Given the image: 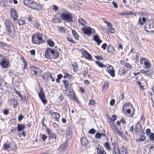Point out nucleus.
Here are the masks:
<instances>
[{
    "label": "nucleus",
    "instance_id": "f257e3e1",
    "mask_svg": "<svg viewBox=\"0 0 154 154\" xmlns=\"http://www.w3.org/2000/svg\"><path fill=\"white\" fill-rule=\"evenodd\" d=\"M5 26L9 35L12 38L15 36V30L12 23L9 20H6Z\"/></svg>",
    "mask_w": 154,
    "mask_h": 154
},
{
    "label": "nucleus",
    "instance_id": "f03ea898",
    "mask_svg": "<svg viewBox=\"0 0 154 154\" xmlns=\"http://www.w3.org/2000/svg\"><path fill=\"white\" fill-rule=\"evenodd\" d=\"M61 17L65 22L70 23L73 22L72 14L69 12H65L62 13Z\"/></svg>",
    "mask_w": 154,
    "mask_h": 154
},
{
    "label": "nucleus",
    "instance_id": "7ed1b4c3",
    "mask_svg": "<svg viewBox=\"0 0 154 154\" xmlns=\"http://www.w3.org/2000/svg\"><path fill=\"white\" fill-rule=\"evenodd\" d=\"M32 41L35 44H40L44 42L42 38V35L39 33H36L33 35L32 37Z\"/></svg>",
    "mask_w": 154,
    "mask_h": 154
},
{
    "label": "nucleus",
    "instance_id": "20e7f679",
    "mask_svg": "<svg viewBox=\"0 0 154 154\" xmlns=\"http://www.w3.org/2000/svg\"><path fill=\"white\" fill-rule=\"evenodd\" d=\"M82 30L83 32L85 35L91 36L92 34L95 33L94 29L89 27H85L82 28Z\"/></svg>",
    "mask_w": 154,
    "mask_h": 154
},
{
    "label": "nucleus",
    "instance_id": "39448f33",
    "mask_svg": "<svg viewBox=\"0 0 154 154\" xmlns=\"http://www.w3.org/2000/svg\"><path fill=\"white\" fill-rule=\"evenodd\" d=\"M142 15H144L145 17H143L141 18L140 17L137 23V25L139 26L140 25L141 26L142 25H143L146 21V19L148 18V14L145 12H142Z\"/></svg>",
    "mask_w": 154,
    "mask_h": 154
},
{
    "label": "nucleus",
    "instance_id": "423d86ee",
    "mask_svg": "<svg viewBox=\"0 0 154 154\" xmlns=\"http://www.w3.org/2000/svg\"><path fill=\"white\" fill-rule=\"evenodd\" d=\"M63 82L65 85V87L66 89L65 91L66 92V93L67 94V92H68L70 94H71V95L73 94V90L71 89H68V88H70V87H71L72 85L71 84L69 86L70 84L69 83L68 81L66 80H63Z\"/></svg>",
    "mask_w": 154,
    "mask_h": 154
},
{
    "label": "nucleus",
    "instance_id": "0eeeda50",
    "mask_svg": "<svg viewBox=\"0 0 154 154\" xmlns=\"http://www.w3.org/2000/svg\"><path fill=\"white\" fill-rule=\"evenodd\" d=\"M29 7L38 11L41 10L42 9V7L40 4H37L33 1H32V2L31 3Z\"/></svg>",
    "mask_w": 154,
    "mask_h": 154
},
{
    "label": "nucleus",
    "instance_id": "6e6552de",
    "mask_svg": "<svg viewBox=\"0 0 154 154\" xmlns=\"http://www.w3.org/2000/svg\"><path fill=\"white\" fill-rule=\"evenodd\" d=\"M38 96L42 103L45 105L47 103V100L46 99L45 93L44 92L42 88H40V91Z\"/></svg>",
    "mask_w": 154,
    "mask_h": 154
},
{
    "label": "nucleus",
    "instance_id": "1a4fd4ad",
    "mask_svg": "<svg viewBox=\"0 0 154 154\" xmlns=\"http://www.w3.org/2000/svg\"><path fill=\"white\" fill-rule=\"evenodd\" d=\"M30 69L31 71L33 72L35 75L39 76L41 75L42 71L39 68L35 66H31L30 67Z\"/></svg>",
    "mask_w": 154,
    "mask_h": 154
},
{
    "label": "nucleus",
    "instance_id": "9d476101",
    "mask_svg": "<svg viewBox=\"0 0 154 154\" xmlns=\"http://www.w3.org/2000/svg\"><path fill=\"white\" fill-rule=\"evenodd\" d=\"M102 20L105 23L107 24L108 31L111 33H114L115 32V30L114 28L112 27L113 26L112 24L107 21L104 18H103Z\"/></svg>",
    "mask_w": 154,
    "mask_h": 154
},
{
    "label": "nucleus",
    "instance_id": "9b49d317",
    "mask_svg": "<svg viewBox=\"0 0 154 154\" xmlns=\"http://www.w3.org/2000/svg\"><path fill=\"white\" fill-rule=\"evenodd\" d=\"M11 17L14 20H17L18 15L16 12V10L14 8H11L10 10Z\"/></svg>",
    "mask_w": 154,
    "mask_h": 154
},
{
    "label": "nucleus",
    "instance_id": "f8f14e48",
    "mask_svg": "<svg viewBox=\"0 0 154 154\" xmlns=\"http://www.w3.org/2000/svg\"><path fill=\"white\" fill-rule=\"evenodd\" d=\"M51 53L52 55L53 59H56L59 57V53L56 51H55L54 50L51 49Z\"/></svg>",
    "mask_w": 154,
    "mask_h": 154
},
{
    "label": "nucleus",
    "instance_id": "ddd939ff",
    "mask_svg": "<svg viewBox=\"0 0 154 154\" xmlns=\"http://www.w3.org/2000/svg\"><path fill=\"white\" fill-rule=\"evenodd\" d=\"M84 56L85 58L88 60H91L92 59L91 55L85 50L83 52Z\"/></svg>",
    "mask_w": 154,
    "mask_h": 154
},
{
    "label": "nucleus",
    "instance_id": "4468645a",
    "mask_svg": "<svg viewBox=\"0 0 154 154\" xmlns=\"http://www.w3.org/2000/svg\"><path fill=\"white\" fill-rule=\"evenodd\" d=\"M9 63L8 61L3 60L1 63V65L3 68H6L8 66Z\"/></svg>",
    "mask_w": 154,
    "mask_h": 154
},
{
    "label": "nucleus",
    "instance_id": "2eb2a0df",
    "mask_svg": "<svg viewBox=\"0 0 154 154\" xmlns=\"http://www.w3.org/2000/svg\"><path fill=\"white\" fill-rule=\"evenodd\" d=\"M68 146V143L66 141L59 147V149L61 152H62L67 148Z\"/></svg>",
    "mask_w": 154,
    "mask_h": 154
},
{
    "label": "nucleus",
    "instance_id": "dca6fc26",
    "mask_svg": "<svg viewBox=\"0 0 154 154\" xmlns=\"http://www.w3.org/2000/svg\"><path fill=\"white\" fill-rule=\"evenodd\" d=\"M142 129V126L139 122H137L136 125L135 130L136 133L139 132Z\"/></svg>",
    "mask_w": 154,
    "mask_h": 154
},
{
    "label": "nucleus",
    "instance_id": "f3484780",
    "mask_svg": "<svg viewBox=\"0 0 154 154\" xmlns=\"http://www.w3.org/2000/svg\"><path fill=\"white\" fill-rule=\"evenodd\" d=\"M51 116L56 121L58 122L59 121L60 115L58 113L54 112L51 113Z\"/></svg>",
    "mask_w": 154,
    "mask_h": 154
},
{
    "label": "nucleus",
    "instance_id": "a211bd4d",
    "mask_svg": "<svg viewBox=\"0 0 154 154\" xmlns=\"http://www.w3.org/2000/svg\"><path fill=\"white\" fill-rule=\"evenodd\" d=\"M93 40L96 42L98 45L102 42V41L100 39L99 37L97 35H94V36Z\"/></svg>",
    "mask_w": 154,
    "mask_h": 154
},
{
    "label": "nucleus",
    "instance_id": "6ab92c4d",
    "mask_svg": "<svg viewBox=\"0 0 154 154\" xmlns=\"http://www.w3.org/2000/svg\"><path fill=\"white\" fill-rule=\"evenodd\" d=\"M51 48H48L47 49L45 52V57L48 59H51V56L50 55V53H51Z\"/></svg>",
    "mask_w": 154,
    "mask_h": 154
},
{
    "label": "nucleus",
    "instance_id": "aec40b11",
    "mask_svg": "<svg viewBox=\"0 0 154 154\" xmlns=\"http://www.w3.org/2000/svg\"><path fill=\"white\" fill-rule=\"evenodd\" d=\"M107 68H111V71H109V73L110 75L112 77L115 76V71L113 67L111 65H109V67H107Z\"/></svg>",
    "mask_w": 154,
    "mask_h": 154
},
{
    "label": "nucleus",
    "instance_id": "412c9836",
    "mask_svg": "<svg viewBox=\"0 0 154 154\" xmlns=\"http://www.w3.org/2000/svg\"><path fill=\"white\" fill-rule=\"evenodd\" d=\"M81 143L83 146H85L87 145L88 142L86 138L84 137L82 138L81 139Z\"/></svg>",
    "mask_w": 154,
    "mask_h": 154
},
{
    "label": "nucleus",
    "instance_id": "4be33fe9",
    "mask_svg": "<svg viewBox=\"0 0 154 154\" xmlns=\"http://www.w3.org/2000/svg\"><path fill=\"white\" fill-rule=\"evenodd\" d=\"M143 68L146 69H148L151 67V64L149 61L147 60L145 61L144 63Z\"/></svg>",
    "mask_w": 154,
    "mask_h": 154
},
{
    "label": "nucleus",
    "instance_id": "5701e85b",
    "mask_svg": "<svg viewBox=\"0 0 154 154\" xmlns=\"http://www.w3.org/2000/svg\"><path fill=\"white\" fill-rule=\"evenodd\" d=\"M144 28L146 31L147 32H149L152 31V30L151 31L148 30L150 29H152L151 23L146 24L144 27Z\"/></svg>",
    "mask_w": 154,
    "mask_h": 154
},
{
    "label": "nucleus",
    "instance_id": "b1692460",
    "mask_svg": "<svg viewBox=\"0 0 154 154\" xmlns=\"http://www.w3.org/2000/svg\"><path fill=\"white\" fill-rule=\"evenodd\" d=\"M114 48L111 45H109L107 48L108 52L111 54H112L114 53Z\"/></svg>",
    "mask_w": 154,
    "mask_h": 154
},
{
    "label": "nucleus",
    "instance_id": "393cba45",
    "mask_svg": "<svg viewBox=\"0 0 154 154\" xmlns=\"http://www.w3.org/2000/svg\"><path fill=\"white\" fill-rule=\"evenodd\" d=\"M67 95L69 96L70 99H72L73 100L77 102L78 101L77 99L75 96L74 93L73 94L71 95V94H70L68 92H67Z\"/></svg>",
    "mask_w": 154,
    "mask_h": 154
},
{
    "label": "nucleus",
    "instance_id": "a878e982",
    "mask_svg": "<svg viewBox=\"0 0 154 154\" xmlns=\"http://www.w3.org/2000/svg\"><path fill=\"white\" fill-rule=\"evenodd\" d=\"M25 128V127L24 125L21 124H18L17 125V129L18 131H21Z\"/></svg>",
    "mask_w": 154,
    "mask_h": 154
},
{
    "label": "nucleus",
    "instance_id": "bb28decb",
    "mask_svg": "<svg viewBox=\"0 0 154 154\" xmlns=\"http://www.w3.org/2000/svg\"><path fill=\"white\" fill-rule=\"evenodd\" d=\"M146 148L149 151L148 154H151L152 149L154 148L153 146L151 144H148L146 146Z\"/></svg>",
    "mask_w": 154,
    "mask_h": 154
},
{
    "label": "nucleus",
    "instance_id": "cd10ccee",
    "mask_svg": "<svg viewBox=\"0 0 154 154\" xmlns=\"http://www.w3.org/2000/svg\"><path fill=\"white\" fill-rule=\"evenodd\" d=\"M128 70L126 69H124L120 70L119 72V73L120 75H123L127 73Z\"/></svg>",
    "mask_w": 154,
    "mask_h": 154
},
{
    "label": "nucleus",
    "instance_id": "c85d7f7f",
    "mask_svg": "<svg viewBox=\"0 0 154 154\" xmlns=\"http://www.w3.org/2000/svg\"><path fill=\"white\" fill-rule=\"evenodd\" d=\"M146 139V136L144 135L141 136L140 138L136 140V141L139 142L144 141H145Z\"/></svg>",
    "mask_w": 154,
    "mask_h": 154
},
{
    "label": "nucleus",
    "instance_id": "c756f323",
    "mask_svg": "<svg viewBox=\"0 0 154 154\" xmlns=\"http://www.w3.org/2000/svg\"><path fill=\"white\" fill-rule=\"evenodd\" d=\"M14 91H15V93H16V94H17L19 96L21 100H26V97H24V98L23 97L22 95L17 91L15 89H14Z\"/></svg>",
    "mask_w": 154,
    "mask_h": 154
},
{
    "label": "nucleus",
    "instance_id": "7c9ffc66",
    "mask_svg": "<svg viewBox=\"0 0 154 154\" xmlns=\"http://www.w3.org/2000/svg\"><path fill=\"white\" fill-rule=\"evenodd\" d=\"M32 1L31 0H24L23 3L25 5L29 7L30 4L32 2Z\"/></svg>",
    "mask_w": 154,
    "mask_h": 154
},
{
    "label": "nucleus",
    "instance_id": "2f4dec72",
    "mask_svg": "<svg viewBox=\"0 0 154 154\" xmlns=\"http://www.w3.org/2000/svg\"><path fill=\"white\" fill-rule=\"evenodd\" d=\"M110 126L114 133H116L118 130L116 125L113 124L110 125Z\"/></svg>",
    "mask_w": 154,
    "mask_h": 154
},
{
    "label": "nucleus",
    "instance_id": "473e14b6",
    "mask_svg": "<svg viewBox=\"0 0 154 154\" xmlns=\"http://www.w3.org/2000/svg\"><path fill=\"white\" fill-rule=\"evenodd\" d=\"M104 146L107 150L109 151L111 150V149L110 147V145L108 142H106L104 144Z\"/></svg>",
    "mask_w": 154,
    "mask_h": 154
},
{
    "label": "nucleus",
    "instance_id": "72a5a7b5",
    "mask_svg": "<svg viewBox=\"0 0 154 154\" xmlns=\"http://www.w3.org/2000/svg\"><path fill=\"white\" fill-rule=\"evenodd\" d=\"M95 63L100 67L103 68L106 67L105 65H104L102 63L98 61H96Z\"/></svg>",
    "mask_w": 154,
    "mask_h": 154
},
{
    "label": "nucleus",
    "instance_id": "f704fd0d",
    "mask_svg": "<svg viewBox=\"0 0 154 154\" xmlns=\"http://www.w3.org/2000/svg\"><path fill=\"white\" fill-rule=\"evenodd\" d=\"M48 79L50 78L51 79L52 81L54 82L55 81V79L52 76V74L50 73H47Z\"/></svg>",
    "mask_w": 154,
    "mask_h": 154
},
{
    "label": "nucleus",
    "instance_id": "c9c22d12",
    "mask_svg": "<svg viewBox=\"0 0 154 154\" xmlns=\"http://www.w3.org/2000/svg\"><path fill=\"white\" fill-rule=\"evenodd\" d=\"M72 33L73 35L75 37V38L76 39H78L79 36L78 34L76 33V32L74 30H72Z\"/></svg>",
    "mask_w": 154,
    "mask_h": 154
},
{
    "label": "nucleus",
    "instance_id": "e433bc0d",
    "mask_svg": "<svg viewBox=\"0 0 154 154\" xmlns=\"http://www.w3.org/2000/svg\"><path fill=\"white\" fill-rule=\"evenodd\" d=\"M21 58H22L23 60V66H24L23 69V70H24L26 67V66H27V63L25 59L23 57H21Z\"/></svg>",
    "mask_w": 154,
    "mask_h": 154
},
{
    "label": "nucleus",
    "instance_id": "4c0bfd02",
    "mask_svg": "<svg viewBox=\"0 0 154 154\" xmlns=\"http://www.w3.org/2000/svg\"><path fill=\"white\" fill-rule=\"evenodd\" d=\"M58 29L60 32L62 33L65 32V30L64 27L62 26H58Z\"/></svg>",
    "mask_w": 154,
    "mask_h": 154
},
{
    "label": "nucleus",
    "instance_id": "58836bf2",
    "mask_svg": "<svg viewBox=\"0 0 154 154\" xmlns=\"http://www.w3.org/2000/svg\"><path fill=\"white\" fill-rule=\"evenodd\" d=\"M149 72V70H146L144 69H142L140 71L141 73L144 74L146 76H148L149 75V74L147 73Z\"/></svg>",
    "mask_w": 154,
    "mask_h": 154
},
{
    "label": "nucleus",
    "instance_id": "ea45409f",
    "mask_svg": "<svg viewBox=\"0 0 154 154\" xmlns=\"http://www.w3.org/2000/svg\"><path fill=\"white\" fill-rule=\"evenodd\" d=\"M47 43L51 47H53L54 45V42L50 40H48Z\"/></svg>",
    "mask_w": 154,
    "mask_h": 154
},
{
    "label": "nucleus",
    "instance_id": "a19ab883",
    "mask_svg": "<svg viewBox=\"0 0 154 154\" xmlns=\"http://www.w3.org/2000/svg\"><path fill=\"white\" fill-rule=\"evenodd\" d=\"M130 105H131L132 108H133V112L132 113H131V114L130 115H129L128 116L129 117H132L134 116V113L135 112V109L134 108L133 106L131 104H130Z\"/></svg>",
    "mask_w": 154,
    "mask_h": 154
},
{
    "label": "nucleus",
    "instance_id": "79ce46f5",
    "mask_svg": "<svg viewBox=\"0 0 154 154\" xmlns=\"http://www.w3.org/2000/svg\"><path fill=\"white\" fill-rule=\"evenodd\" d=\"M52 20L53 22L55 23H58L61 22L59 18H57L53 19Z\"/></svg>",
    "mask_w": 154,
    "mask_h": 154
},
{
    "label": "nucleus",
    "instance_id": "37998d69",
    "mask_svg": "<svg viewBox=\"0 0 154 154\" xmlns=\"http://www.w3.org/2000/svg\"><path fill=\"white\" fill-rule=\"evenodd\" d=\"M79 22L83 26H85V24L83 22H84L85 23H87L83 19H79Z\"/></svg>",
    "mask_w": 154,
    "mask_h": 154
},
{
    "label": "nucleus",
    "instance_id": "c03bdc74",
    "mask_svg": "<svg viewBox=\"0 0 154 154\" xmlns=\"http://www.w3.org/2000/svg\"><path fill=\"white\" fill-rule=\"evenodd\" d=\"M113 154H120L119 150L118 148L116 149H113Z\"/></svg>",
    "mask_w": 154,
    "mask_h": 154
},
{
    "label": "nucleus",
    "instance_id": "a18cd8bd",
    "mask_svg": "<svg viewBox=\"0 0 154 154\" xmlns=\"http://www.w3.org/2000/svg\"><path fill=\"white\" fill-rule=\"evenodd\" d=\"M49 135V137L50 138H51L52 139L54 138L55 139H56V137L55 136V134L54 133H52L50 134Z\"/></svg>",
    "mask_w": 154,
    "mask_h": 154
},
{
    "label": "nucleus",
    "instance_id": "49530a36",
    "mask_svg": "<svg viewBox=\"0 0 154 154\" xmlns=\"http://www.w3.org/2000/svg\"><path fill=\"white\" fill-rule=\"evenodd\" d=\"M130 104V103H128L127 104H125L123 105V108H122V110L123 111L124 113L125 114V110L124 109V108H126L127 106H128Z\"/></svg>",
    "mask_w": 154,
    "mask_h": 154
},
{
    "label": "nucleus",
    "instance_id": "de8ad7c7",
    "mask_svg": "<svg viewBox=\"0 0 154 154\" xmlns=\"http://www.w3.org/2000/svg\"><path fill=\"white\" fill-rule=\"evenodd\" d=\"M18 22L20 25H23L25 23L24 20H19L18 21Z\"/></svg>",
    "mask_w": 154,
    "mask_h": 154
},
{
    "label": "nucleus",
    "instance_id": "09e8293b",
    "mask_svg": "<svg viewBox=\"0 0 154 154\" xmlns=\"http://www.w3.org/2000/svg\"><path fill=\"white\" fill-rule=\"evenodd\" d=\"M67 40L69 42L72 43H75V42L70 37H67Z\"/></svg>",
    "mask_w": 154,
    "mask_h": 154
},
{
    "label": "nucleus",
    "instance_id": "8fccbe9b",
    "mask_svg": "<svg viewBox=\"0 0 154 154\" xmlns=\"http://www.w3.org/2000/svg\"><path fill=\"white\" fill-rule=\"evenodd\" d=\"M116 133H117V134H118L120 136L122 137H123L124 136L123 134V133L120 131L119 130H118L116 132Z\"/></svg>",
    "mask_w": 154,
    "mask_h": 154
},
{
    "label": "nucleus",
    "instance_id": "3c124183",
    "mask_svg": "<svg viewBox=\"0 0 154 154\" xmlns=\"http://www.w3.org/2000/svg\"><path fill=\"white\" fill-rule=\"evenodd\" d=\"M120 154H128L127 150L124 149H122Z\"/></svg>",
    "mask_w": 154,
    "mask_h": 154
},
{
    "label": "nucleus",
    "instance_id": "603ef678",
    "mask_svg": "<svg viewBox=\"0 0 154 154\" xmlns=\"http://www.w3.org/2000/svg\"><path fill=\"white\" fill-rule=\"evenodd\" d=\"M117 118V116L116 115H114L112 116V118L111 119V120L112 121L114 122L115 121L116 119Z\"/></svg>",
    "mask_w": 154,
    "mask_h": 154
},
{
    "label": "nucleus",
    "instance_id": "864d4df0",
    "mask_svg": "<svg viewBox=\"0 0 154 154\" xmlns=\"http://www.w3.org/2000/svg\"><path fill=\"white\" fill-rule=\"evenodd\" d=\"M131 113V110L130 109H127L126 111H125V115L126 116H127L128 117V116L129 115H128L129 114Z\"/></svg>",
    "mask_w": 154,
    "mask_h": 154
},
{
    "label": "nucleus",
    "instance_id": "5fc2aeb1",
    "mask_svg": "<svg viewBox=\"0 0 154 154\" xmlns=\"http://www.w3.org/2000/svg\"><path fill=\"white\" fill-rule=\"evenodd\" d=\"M112 145L113 146V149H116V147H117V143L116 142H114L113 143H112Z\"/></svg>",
    "mask_w": 154,
    "mask_h": 154
},
{
    "label": "nucleus",
    "instance_id": "6e6d98bb",
    "mask_svg": "<svg viewBox=\"0 0 154 154\" xmlns=\"http://www.w3.org/2000/svg\"><path fill=\"white\" fill-rule=\"evenodd\" d=\"M149 138L152 140H154V134L152 133L149 135Z\"/></svg>",
    "mask_w": 154,
    "mask_h": 154
},
{
    "label": "nucleus",
    "instance_id": "4d7b16f0",
    "mask_svg": "<svg viewBox=\"0 0 154 154\" xmlns=\"http://www.w3.org/2000/svg\"><path fill=\"white\" fill-rule=\"evenodd\" d=\"M125 66L128 68L131 69L132 68V66L129 63H126L125 64Z\"/></svg>",
    "mask_w": 154,
    "mask_h": 154
},
{
    "label": "nucleus",
    "instance_id": "13d9d810",
    "mask_svg": "<svg viewBox=\"0 0 154 154\" xmlns=\"http://www.w3.org/2000/svg\"><path fill=\"white\" fill-rule=\"evenodd\" d=\"M12 101L14 102V108H16L18 105V103L17 101L14 99V100H12Z\"/></svg>",
    "mask_w": 154,
    "mask_h": 154
},
{
    "label": "nucleus",
    "instance_id": "bf43d9fd",
    "mask_svg": "<svg viewBox=\"0 0 154 154\" xmlns=\"http://www.w3.org/2000/svg\"><path fill=\"white\" fill-rule=\"evenodd\" d=\"M95 104V101L93 100H91L89 103V105H94Z\"/></svg>",
    "mask_w": 154,
    "mask_h": 154
},
{
    "label": "nucleus",
    "instance_id": "052dcab7",
    "mask_svg": "<svg viewBox=\"0 0 154 154\" xmlns=\"http://www.w3.org/2000/svg\"><path fill=\"white\" fill-rule=\"evenodd\" d=\"M146 134L147 136H149L151 133V131L148 128L146 130Z\"/></svg>",
    "mask_w": 154,
    "mask_h": 154
},
{
    "label": "nucleus",
    "instance_id": "680f3d73",
    "mask_svg": "<svg viewBox=\"0 0 154 154\" xmlns=\"http://www.w3.org/2000/svg\"><path fill=\"white\" fill-rule=\"evenodd\" d=\"M107 46V44L106 43H104L102 45L101 48L105 50L106 49Z\"/></svg>",
    "mask_w": 154,
    "mask_h": 154
},
{
    "label": "nucleus",
    "instance_id": "e2e57ef3",
    "mask_svg": "<svg viewBox=\"0 0 154 154\" xmlns=\"http://www.w3.org/2000/svg\"><path fill=\"white\" fill-rule=\"evenodd\" d=\"M98 154H106V151L104 150H101V149H100V151L99 152V153H98Z\"/></svg>",
    "mask_w": 154,
    "mask_h": 154
},
{
    "label": "nucleus",
    "instance_id": "0e129e2a",
    "mask_svg": "<svg viewBox=\"0 0 154 154\" xmlns=\"http://www.w3.org/2000/svg\"><path fill=\"white\" fill-rule=\"evenodd\" d=\"M4 147L5 149H8L10 148V145L6 144H4Z\"/></svg>",
    "mask_w": 154,
    "mask_h": 154
},
{
    "label": "nucleus",
    "instance_id": "69168bd1",
    "mask_svg": "<svg viewBox=\"0 0 154 154\" xmlns=\"http://www.w3.org/2000/svg\"><path fill=\"white\" fill-rule=\"evenodd\" d=\"M95 130L94 129L92 128L89 130V132L90 134H94L95 133Z\"/></svg>",
    "mask_w": 154,
    "mask_h": 154
},
{
    "label": "nucleus",
    "instance_id": "338daca9",
    "mask_svg": "<svg viewBox=\"0 0 154 154\" xmlns=\"http://www.w3.org/2000/svg\"><path fill=\"white\" fill-rule=\"evenodd\" d=\"M95 137L97 138H100L101 137V134L99 132H97L95 135Z\"/></svg>",
    "mask_w": 154,
    "mask_h": 154
},
{
    "label": "nucleus",
    "instance_id": "774afa93",
    "mask_svg": "<svg viewBox=\"0 0 154 154\" xmlns=\"http://www.w3.org/2000/svg\"><path fill=\"white\" fill-rule=\"evenodd\" d=\"M72 65L73 68L77 69L78 67V64L76 62L73 63Z\"/></svg>",
    "mask_w": 154,
    "mask_h": 154
}]
</instances>
